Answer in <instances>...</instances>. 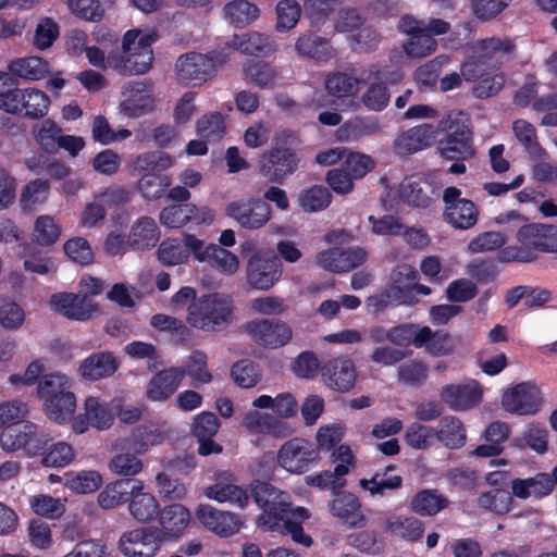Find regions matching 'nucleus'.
<instances>
[{
    "label": "nucleus",
    "mask_w": 557,
    "mask_h": 557,
    "mask_svg": "<svg viewBox=\"0 0 557 557\" xmlns=\"http://www.w3.org/2000/svg\"><path fill=\"white\" fill-rule=\"evenodd\" d=\"M161 539L178 537L190 522V512L182 504H171L163 507L158 516Z\"/></svg>",
    "instance_id": "24"
},
{
    "label": "nucleus",
    "mask_w": 557,
    "mask_h": 557,
    "mask_svg": "<svg viewBox=\"0 0 557 557\" xmlns=\"http://www.w3.org/2000/svg\"><path fill=\"white\" fill-rule=\"evenodd\" d=\"M117 370V361L113 354L103 351L92 354L79 366V373L85 380H100Z\"/></svg>",
    "instance_id": "29"
},
{
    "label": "nucleus",
    "mask_w": 557,
    "mask_h": 557,
    "mask_svg": "<svg viewBox=\"0 0 557 557\" xmlns=\"http://www.w3.org/2000/svg\"><path fill=\"white\" fill-rule=\"evenodd\" d=\"M332 194L321 185H314L299 193L297 201L305 212H317L329 207Z\"/></svg>",
    "instance_id": "48"
},
{
    "label": "nucleus",
    "mask_w": 557,
    "mask_h": 557,
    "mask_svg": "<svg viewBox=\"0 0 557 557\" xmlns=\"http://www.w3.org/2000/svg\"><path fill=\"white\" fill-rule=\"evenodd\" d=\"M108 467L115 475L135 476L143 471L144 462L135 454L120 453L110 459Z\"/></svg>",
    "instance_id": "57"
},
{
    "label": "nucleus",
    "mask_w": 557,
    "mask_h": 557,
    "mask_svg": "<svg viewBox=\"0 0 557 557\" xmlns=\"http://www.w3.org/2000/svg\"><path fill=\"white\" fill-rule=\"evenodd\" d=\"M319 459L317 447L304 438H292L285 442L277 451L278 465L290 473L306 472Z\"/></svg>",
    "instance_id": "6"
},
{
    "label": "nucleus",
    "mask_w": 557,
    "mask_h": 557,
    "mask_svg": "<svg viewBox=\"0 0 557 557\" xmlns=\"http://www.w3.org/2000/svg\"><path fill=\"white\" fill-rule=\"evenodd\" d=\"M162 544L161 532L152 527H139L123 532L117 548L125 557H153Z\"/></svg>",
    "instance_id": "5"
},
{
    "label": "nucleus",
    "mask_w": 557,
    "mask_h": 557,
    "mask_svg": "<svg viewBox=\"0 0 557 557\" xmlns=\"http://www.w3.org/2000/svg\"><path fill=\"white\" fill-rule=\"evenodd\" d=\"M435 438L449 449H458L466 444V429L458 418L447 416L435 429Z\"/></svg>",
    "instance_id": "33"
},
{
    "label": "nucleus",
    "mask_w": 557,
    "mask_h": 557,
    "mask_svg": "<svg viewBox=\"0 0 557 557\" xmlns=\"http://www.w3.org/2000/svg\"><path fill=\"white\" fill-rule=\"evenodd\" d=\"M475 52L485 61L493 58L510 60L515 57L516 44L507 37H490L478 41Z\"/></svg>",
    "instance_id": "40"
},
{
    "label": "nucleus",
    "mask_w": 557,
    "mask_h": 557,
    "mask_svg": "<svg viewBox=\"0 0 557 557\" xmlns=\"http://www.w3.org/2000/svg\"><path fill=\"white\" fill-rule=\"evenodd\" d=\"M233 319V305L224 294H209L189 306L187 322L206 332H220L226 329Z\"/></svg>",
    "instance_id": "1"
},
{
    "label": "nucleus",
    "mask_w": 557,
    "mask_h": 557,
    "mask_svg": "<svg viewBox=\"0 0 557 557\" xmlns=\"http://www.w3.org/2000/svg\"><path fill=\"white\" fill-rule=\"evenodd\" d=\"M309 518V512L304 507L293 508L290 504H288L285 508L277 511L272 518V522H276L275 527H280V522H282L283 530L288 533L293 541L309 547L312 545V539L310 535L306 534L302 529V522Z\"/></svg>",
    "instance_id": "21"
},
{
    "label": "nucleus",
    "mask_w": 557,
    "mask_h": 557,
    "mask_svg": "<svg viewBox=\"0 0 557 557\" xmlns=\"http://www.w3.org/2000/svg\"><path fill=\"white\" fill-rule=\"evenodd\" d=\"M332 513L351 527H363L366 518L360 513V503L351 493L337 494L330 504Z\"/></svg>",
    "instance_id": "30"
},
{
    "label": "nucleus",
    "mask_w": 557,
    "mask_h": 557,
    "mask_svg": "<svg viewBox=\"0 0 557 557\" xmlns=\"http://www.w3.org/2000/svg\"><path fill=\"white\" fill-rule=\"evenodd\" d=\"M50 438L33 422L26 421L0 433V447L7 453L23 449L26 456L35 457L44 453Z\"/></svg>",
    "instance_id": "2"
},
{
    "label": "nucleus",
    "mask_w": 557,
    "mask_h": 557,
    "mask_svg": "<svg viewBox=\"0 0 557 557\" xmlns=\"http://www.w3.org/2000/svg\"><path fill=\"white\" fill-rule=\"evenodd\" d=\"M172 158L164 151H149L139 154L134 161V169L139 172H159L172 165Z\"/></svg>",
    "instance_id": "61"
},
{
    "label": "nucleus",
    "mask_w": 557,
    "mask_h": 557,
    "mask_svg": "<svg viewBox=\"0 0 557 557\" xmlns=\"http://www.w3.org/2000/svg\"><path fill=\"white\" fill-rule=\"evenodd\" d=\"M9 70L16 76L37 81L48 72V63L39 57L21 58L10 62Z\"/></svg>",
    "instance_id": "50"
},
{
    "label": "nucleus",
    "mask_w": 557,
    "mask_h": 557,
    "mask_svg": "<svg viewBox=\"0 0 557 557\" xmlns=\"http://www.w3.org/2000/svg\"><path fill=\"white\" fill-rule=\"evenodd\" d=\"M153 60L152 49L144 48V52L129 55L110 53L109 66L122 75H141L148 72Z\"/></svg>",
    "instance_id": "26"
},
{
    "label": "nucleus",
    "mask_w": 557,
    "mask_h": 557,
    "mask_svg": "<svg viewBox=\"0 0 557 557\" xmlns=\"http://www.w3.org/2000/svg\"><path fill=\"white\" fill-rule=\"evenodd\" d=\"M196 516L206 529L221 537L236 534L244 524L237 513L220 510L208 504L199 505Z\"/></svg>",
    "instance_id": "15"
},
{
    "label": "nucleus",
    "mask_w": 557,
    "mask_h": 557,
    "mask_svg": "<svg viewBox=\"0 0 557 557\" xmlns=\"http://www.w3.org/2000/svg\"><path fill=\"white\" fill-rule=\"evenodd\" d=\"M384 530L405 541L418 542L422 539L424 527L416 517L391 516L384 522Z\"/></svg>",
    "instance_id": "31"
},
{
    "label": "nucleus",
    "mask_w": 557,
    "mask_h": 557,
    "mask_svg": "<svg viewBox=\"0 0 557 557\" xmlns=\"http://www.w3.org/2000/svg\"><path fill=\"white\" fill-rule=\"evenodd\" d=\"M41 463L49 468H59L70 465L74 457L73 447L65 442H58L50 446V448L41 454Z\"/></svg>",
    "instance_id": "63"
},
{
    "label": "nucleus",
    "mask_w": 557,
    "mask_h": 557,
    "mask_svg": "<svg viewBox=\"0 0 557 557\" xmlns=\"http://www.w3.org/2000/svg\"><path fill=\"white\" fill-rule=\"evenodd\" d=\"M198 136L209 143H216L225 134L224 117L220 112L205 114L197 122Z\"/></svg>",
    "instance_id": "55"
},
{
    "label": "nucleus",
    "mask_w": 557,
    "mask_h": 557,
    "mask_svg": "<svg viewBox=\"0 0 557 557\" xmlns=\"http://www.w3.org/2000/svg\"><path fill=\"white\" fill-rule=\"evenodd\" d=\"M225 214L240 227L255 231L263 227L272 218L271 206L258 197H249L230 202Z\"/></svg>",
    "instance_id": "3"
},
{
    "label": "nucleus",
    "mask_w": 557,
    "mask_h": 557,
    "mask_svg": "<svg viewBox=\"0 0 557 557\" xmlns=\"http://www.w3.org/2000/svg\"><path fill=\"white\" fill-rule=\"evenodd\" d=\"M128 512L139 523L156 520L161 511L157 497L146 491L141 480H133L128 492Z\"/></svg>",
    "instance_id": "18"
},
{
    "label": "nucleus",
    "mask_w": 557,
    "mask_h": 557,
    "mask_svg": "<svg viewBox=\"0 0 557 557\" xmlns=\"http://www.w3.org/2000/svg\"><path fill=\"white\" fill-rule=\"evenodd\" d=\"M159 240V230L156 221L150 216H141L132 226L127 245L135 250H147L156 246Z\"/></svg>",
    "instance_id": "28"
},
{
    "label": "nucleus",
    "mask_w": 557,
    "mask_h": 557,
    "mask_svg": "<svg viewBox=\"0 0 557 557\" xmlns=\"http://www.w3.org/2000/svg\"><path fill=\"white\" fill-rule=\"evenodd\" d=\"M206 219L200 215L199 209L193 203H182L165 207L160 213L162 225L171 228L184 226L189 221L200 223Z\"/></svg>",
    "instance_id": "35"
},
{
    "label": "nucleus",
    "mask_w": 557,
    "mask_h": 557,
    "mask_svg": "<svg viewBox=\"0 0 557 557\" xmlns=\"http://www.w3.org/2000/svg\"><path fill=\"white\" fill-rule=\"evenodd\" d=\"M433 129L429 124H421L399 134L394 141V152L405 157L412 154L430 145Z\"/></svg>",
    "instance_id": "25"
},
{
    "label": "nucleus",
    "mask_w": 557,
    "mask_h": 557,
    "mask_svg": "<svg viewBox=\"0 0 557 557\" xmlns=\"http://www.w3.org/2000/svg\"><path fill=\"white\" fill-rule=\"evenodd\" d=\"M37 395L44 401V411L50 420L59 424L72 420L76 410V398L72 392L62 385H39Z\"/></svg>",
    "instance_id": "7"
},
{
    "label": "nucleus",
    "mask_w": 557,
    "mask_h": 557,
    "mask_svg": "<svg viewBox=\"0 0 557 557\" xmlns=\"http://www.w3.org/2000/svg\"><path fill=\"white\" fill-rule=\"evenodd\" d=\"M512 131L516 138L525 150L535 159H543L546 156L537 140L535 127L525 120H517L512 124Z\"/></svg>",
    "instance_id": "49"
},
{
    "label": "nucleus",
    "mask_w": 557,
    "mask_h": 557,
    "mask_svg": "<svg viewBox=\"0 0 557 557\" xmlns=\"http://www.w3.org/2000/svg\"><path fill=\"white\" fill-rule=\"evenodd\" d=\"M437 150L440 154L447 160H468L474 157L475 149L472 141L447 139L440 140Z\"/></svg>",
    "instance_id": "59"
},
{
    "label": "nucleus",
    "mask_w": 557,
    "mask_h": 557,
    "mask_svg": "<svg viewBox=\"0 0 557 557\" xmlns=\"http://www.w3.org/2000/svg\"><path fill=\"white\" fill-rule=\"evenodd\" d=\"M242 425L249 434L270 435L276 438H284L294 433V429L287 422L256 409L245 413Z\"/></svg>",
    "instance_id": "19"
},
{
    "label": "nucleus",
    "mask_w": 557,
    "mask_h": 557,
    "mask_svg": "<svg viewBox=\"0 0 557 557\" xmlns=\"http://www.w3.org/2000/svg\"><path fill=\"white\" fill-rule=\"evenodd\" d=\"M345 475H347V470L343 466H335L333 471L325 470L307 475L305 482L310 486L337 492L346 485Z\"/></svg>",
    "instance_id": "53"
},
{
    "label": "nucleus",
    "mask_w": 557,
    "mask_h": 557,
    "mask_svg": "<svg viewBox=\"0 0 557 557\" xmlns=\"http://www.w3.org/2000/svg\"><path fill=\"white\" fill-rule=\"evenodd\" d=\"M201 261L227 276L235 274L239 269L237 256L219 245L207 246L201 255Z\"/></svg>",
    "instance_id": "36"
},
{
    "label": "nucleus",
    "mask_w": 557,
    "mask_h": 557,
    "mask_svg": "<svg viewBox=\"0 0 557 557\" xmlns=\"http://www.w3.org/2000/svg\"><path fill=\"white\" fill-rule=\"evenodd\" d=\"M444 221L457 230H469L479 220L476 205L466 198H461V190L455 186L447 187L443 193Z\"/></svg>",
    "instance_id": "4"
},
{
    "label": "nucleus",
    "mask_w": 557,
    "mask_h": 557,
    "mask_svg": "<svg viewBox=\"0 0 557 557\" xmlns=\"http://www.w3.org/2000/svg\"><path fill=\"white\" fill-rule=\"evenodd\" d=\"M245 331L259 346L280 348L287 345L292 337L290 326L274 319H257L245 324Z\"/></svg>",
    "instance_id": "8"
},
{
    "label": "nucleus",
    "mask_w": 557,
    "mask_h": 557,
    "mask_svg": "<svg viewBox=\"0 0 557 557\" xmlns=\"http://www.w3.org/2000/svg\"><path fill=\"white\" fill-rule=\"evenodd\" d=\"M434 184L420 174L405 178L399 187V196L403 201L413 206L425 208L431 205L435 195Z\"/></svg>",
    "instance_id": "22"
},
{
    "label": "nucleus",
    "mask_w": 557,
    "mask_h": 557,
    "mask_svg": "<svg viewBox=\"0 0 557 557\" xmlns=\"http://www.w3.org/2000/svg\"><path fill=\"white\" fill-rule=\"evenodd\" d=\"M406 55L410 59H421L431 55L437 49V40L425 32L407 38L403 44Z\"/></svg>",
    "instance_id": "58"
},
{
    "label": "nucleus",
    "mask_w": 557,
    "mask_h": 557,
    "mask_svg": "<svg viewBox=\"0 0 557 557\" xmlns=\"http://www.w3.org/2000/svg\"><path fill=\"white\" fill-rule=\"evenodd\" d=\"M205 496L218 503H228L244 509L249 504L248 490L238 484V480L231 471L214 473V482L205 490Z\"/></svg>",
    "instance_id": "9"
},
{
    "label": "nucleus",
    "mask_w": 557,
    "mask_h": 557,
    "mask_svg": "<svg viewBox=\"0 0 557 557\" xmlns=\"http://www.w3.org/2000/svg\"><path fill=\"white\" fill-rule=\"evenodd\" d=\"M359 485L373 497L385 496L388 492L400 488L403 479L399 475L387 476L386 472H377L371 479H361Z\"/></svg>",
    "instance_id": "52"
},
{
    "label": "nucleus",
    "mask_w": 557,
    "mask_h": 557,
    "mask_svg": "<svg viewBox=\"0 0 557 557\" xmlns=\"http://www.w3.org/2000/svg\"><path fill=\"white\" fill-rule=\"evenodd\" d=\"M437 128L446 133L447 139L472 141L469 117L463 112H450L438 122Z\"/></svg>",
    "instance_id": "41"
},
{
    "label": "nucleus",
    "mask_w": 557,
    "mask_h": 557,
    "mask_svg": "<svg viewBox=\"0 0 557 557\" xmlns=\"http://www.w3.org/2000/svg\"><path fill=\"white\" fill-rule=\"evenodd\" d=\"M449 500L436 490L419 491L410 500V509L421 517H433L445 509Z\"/></svg>",
    "instance_id": "34"
},
{
    "label": "nucleus",
    "mask_w": 557,
    "mask_h": 557,
    "mask_svg": "<svg viewBox=\"0 0 557 557\" xmlns=\"http://www.w3.org/2000/svg\"><path fill=\"white\" fill-rule=\"evenodd\" d=\"M52 309L70 320L88 321L99 311V306L88 295L57 293L51 296Z\"/></svg>",
    "instance_id": "13"
},
{
    "label": "nucleus",
    "mask_w": 557,
    "mask_h": 557,
    "mask_svg": "<svg viewBox=\"0 0 557 557\" xmlns=\"http://www.w3.org/2000/svg\"><path fill=\"white\" fill-rule=\"evenodd\" d=\"M85 416L90 425L98 430L109 429L114 420L112 410L95 397L86 399Z\"/></svg>",
    "instance_id": "56"
},
{
    "label": "nucleus",
    "mask_w": 557,
    "mask_h": 557,
    "mask_svg": "<svg viewBox=\"0 0 557 557\" xmlns=\"http://www.w3.org/2000/svg\"><path fill=\"white\" fill-rule=\"evenodd\" d=\"M275 10L277 15L275 29L277 32H287L294 28L301 15V8L295 0H281Z\"/></svg>",
    "instance_id": "60"
},
{
    "label": "nucleus",
    "mask_w": 557,
    "mask_h": 557,
    "mask_svg": "<svg viewBox=\"0 0 557 557\" xmlns=\"http://www.w3.org/2000/svg\"><path fill=\"white\" fill-rule=\"evenodd\" d=\"M175 73L182 83L201 85L214 76V70L210 60L200 52H187L177 58Z\"/></svg>",
    "instance_id": "17"
},
{
    "label": "nucleus",
    "mask_w": 557,
    "mask_h": 557,
    "mask_svg": "<svg viewBox=\"0 0 557 557\" xmlns=\"http://www.w3.org/2000/svg\"><path fill=\"white\" fill-rule=\"evenodd\" d=\"M132 483L133 480L121 479L108 484L98 494L97 500L99 506L103 509H112L127 502Z\"/></svg>",
    "instance_id": "45"
},
{
    "label": "nucleus",
    "mask_w": 557,
    "mask_h": 557,
    "mask_svg": "<svg viewBox=\"0 0 557 557\" xmlns=\"http://www.w3.org/2000/svg\"><path fill=\"white\" fill-rule=\"evenodd\" d=\"M299 159L289 148H271L261 154L259 173L272 183H282L298 168Z\"/></svg>",
    "instance_id": "10"
},
{
    "label": "nucleus",
    "mask_w": 557,
    "mask_h": 557,
    "mask_svg": "<svg viewBox=\"0 0 557 557\" xmlns=\"http://www.w3.org/2000/svg\"><path fill=\"white\" fill-rule=\"evenodd\" d=\"M126 97L120 104L121 112L128 117H138L153 109V100L143 82H132L123 87Z\"/></svg>",
    "instance_id": "23"
},
{
    "label": "nucleus",
    "mask_w": 557,
    "mask_h": 557,
    "mask_svg": "<svg viewBox=\"0 0 557 557\" xmlns=\"http://www.w3.org/2000/svg\"><path fill=\"white\" fill-rule=\"evenodd\" d=\"M324 85L329 95L343 98L358 91L359 79L347 73L335 72L326 76Z\"/></svg>",
    "instance_id": "54"
},
{
    "label": "nucleus",
    "mask_w": 557,
    "mask_h": 557,
    "mask_svg": "<svg viewBox=\"0 0 557 557\" xmlns=\"http://www.w3.org/2000/svg\"><path fill=\"white\" fill-rule=\"evenodd\" d=\"M379 131L380 124L376 120L355 117L336 129V137L341 141H352L363 136L373 135Z\"/></svg>",
    "instance_id": "43"
},
{
    "label": "nucleus",
    "mask_w": 557,
    "mask_h": 557,
    "mask_svg": "<svg viewBox=\"0 0 557 557\" xmlns=\"http://www.w3.org/2000/svg\"><path fill=\"white\" fill-rule=\"evenodd\" d=\"M476 504L484 510L496 515H505L511 509L512 494L504 488H493L481 493Z\"/></svg>",
    "instance_id": "47"
},
{
    "label": "nucleus",
    "mask_w": 557,
    "mask_h": 557,
    "mask_svg": "<svg viewBox=\"0 0 557 557\" xmlns=\"http://www.w3.org/2000/svg\"><path fill=\"white\" fill-rule=\"evenodd\" d=\"M281 260L276 256H252L246 268L248 284L261 290L271 288L281 277Z\"/></svg>",
    "instance_id": "16"
},
{
    "label": "nucleus",
    "mask_w": 557,
    "mask_h": 557,
    "mask_svg": "<svg viewBox=\"0 0 557 557\" xmlns=\"http://www.w3.org/2000/svg\"><path fill=\"white\" fill-rule=\"evenodd\" d=\"M50 104L49 97L41 90L35 88H17L1 103V109L8 113L16 114L25 110L28 119H40L48 112Z\"/></svg>",
    "instance_id": "11"
},
{
    "label": "nucleus",
    "mask_w": 557,
    "mask_h": 557,
    "mask_svg": "<svg viewBox=\"0 0 557 557\" xmlns=\"http://www.w3.org/2000/svg\"><path fill=\"white\" fill-rule=\"evenodd\" d=\"M323 374L334 383H354L358 379L357 367L347 357H338L329 361L323 368Z\"/></svg>",
    "instance_id": "51"
},
{
    "label": "nucleus",
    "mask_w": 557,
    "mask_h": 557,
    "mask_svg": "<svg viewBox=\"0 0 557 557\" xmlns=\"http://www.w3.org/2000/svg\"><path fill=\"white\" fill-rule=\"evenodd\" d=\"M295 50L300 57L314 60H327L334 54L329 40L312 32H307L297 38Z\"/></svg>",
    "instance_id": "32"
},
{
    "label": "nucleus",
    "mask_w": 557,
    "mask_h": 557,
    "mask_svg": "<svg viewBox=\"0 0 557 557\" xmlns=\"http://www.w3.org/2000/svg\"><path fill=\"white\" fill-rule=\"evenodd\" d=\"M251 494L255 502L264 511L259 518V524L274 529L277 523L272 522V518L277 515V511H281V509L289 504L288 495L278 491L270 483L262 481H253L251 483Z\"/></svg>",
    "instance_id": "14"
},
{
    "label": "nucleus",
    "mask_w": 557,
    "mask_h": 557,
    "mask_svg": "<svg viewBox=\"0 0 557 557\" xmlns=\"http://www.w3.org/2000/svg\"><path fill=\"white\" fill-rule=\"evenodd\" d=\"M226 47L247 55H268L277 49L275 40L263 33L249 30L234 35Z\"/></svg>",
    "instance_id": "20"
},
{
    "label": "nucleus",
    "mask_w": 557,
    "mask_h": 557,
    "mask_svg": "<svg viewBox=\"0 0 557 557\" xmlns=\"http://www.w3.org/2000/svg\"><path fill=\"white\" fill-rule=\"evenodd\" d=\"M170 185L169 176L147 173L138 181V190L146 199H158Z\"/></svg>",
    "instance_id": "64"
},
{
    "label": "nucleus",
    "mask_w": 557,
    "mask_h": 557,
    "mask_svg": "<svg viewBox=\"0 0 557 557\" xmlns=\"http://www.w3.org/2000/svg\"><path fill=\"white\" fill-rule=\"evenodd\" d=\"M511 490L512 495L521 499L543 498L554 491V483L550 474L537 473L533 478L512 480Z\"/></svg>",
    "instance_id": "27"
},
{
    "label": "nucleus",
    "mask_w": 557,
    "mask_h": 557,
    "mask_svg": "<svg viewBox=\"0 0 557 557\" xmlns=\"http://www.w3.org/2000/svg\"><path fill=\"white\" fill-rule=\"evenodd\" d=\"M246 81L260 88H272L275 85L276 72L263 61H248L243 67Z\"/></svg>",
    "instance_id": "46"
},
{
    "label": "nucleus",
    "mask_w": 557,
    "mask_h": 557,
    "mask_svg": "<svg viewBox=\"0 0 557 557\" xmlns=\"http://www.w3.org/2000/svg\"><path fill=\"white\" fill-rule=\"evenodd\" d=\"M255 408H271L280 418H290L297 412V403L295 398L288 394H280L276 397L261 395L252 401Z\"/></svg>",
    "instance_id": "44"
},
{
    "label": "nucleus",
    "mask_w": 557,
    "mask_h": 557,
    "mask_svg": "<svg viewBox=\"0 0 557 557\" xmlns=\"http://www.w3.org/2000/svg\"><path fill=\"white\" fill-rule=\"evenodd\" d=\"M259 9L247 0H233L224 5V18L235 26H246L259 16Z\"/></svg>",
    "instance_id": "42"
},
{
    "label": "nucleus",
    "mask_w": 557,
    "mask_h": 557,
    "mask_svg": "<svg viewBox=\"0 0 557 557\" xmlns=\"http://www.w3.org/2000/svg\"><path fill=\"white\" fill-rule=\"evenodd\" d=\"M102 482V475L96 470L70 471L63 476L64 486L75 494L94 493Z\"/></svg>",
    "instance_id": "37"
},
{
    "label": "nucleus",
    "mask_w": 557,
    "mask_h": 557,
    "mask_svg": "<svg viewBox=\"0 0 557 557\" xmlns=\"http://www.w3.org/2000/svg\"><path fill=\"white\" fill-rule=\"evenodd\" d=\"M482 391L478 385H448L443 397L456 410L470 408L481 399Z\"/></svg>",
    "instance_id": "38"
},
{
    "label": "nucleus",
    "mask_w": 557,
    "mask_h": 557,
    "mask_svg": "<svg viewBox=\"0 0 557 557\" xmlns=\"http://www.w3.org/2000/svg\"><path fill=\"white\" fill-rule=\"evenodd\" d=\"M61 230L52 216L41 215L34 225V240L40 246H51L60 237Z\"/></svg>",
    "instance_id": "62"
},
{
    "label": "nucleus",
    "mask_w": 557,
    "mask_h": 557,
    "mask_svg": "<svg viewBox=\"0 0 557 557\" xmlns=\"http://www.w3.org/2000/svg\"><path fill=\"white\" fill-rule=\"evenodd\" d=\"M416 347H425L430 354L442 356L453 350L454 343L449 333L444 331L433 332L429 326H423L420 329Z\"/></svg>",
    "instance_id": "39"
},
{
    "label": "nucleus",
    "mask_w": 557,
    "mask_h": 557,
    "mask_svg": "<svg viewBox=\"0 0 557 557\" xmlns=\"http://www.w3.org/2000/svg\"><path fill=\"white\" fill-rule=\"evenodd\" d=\"M543 405L541 389L536 385H512L502 398L503 408L518 416H534Z\"/></svg>",
    "instance_id": "12"
}]
</instances>
